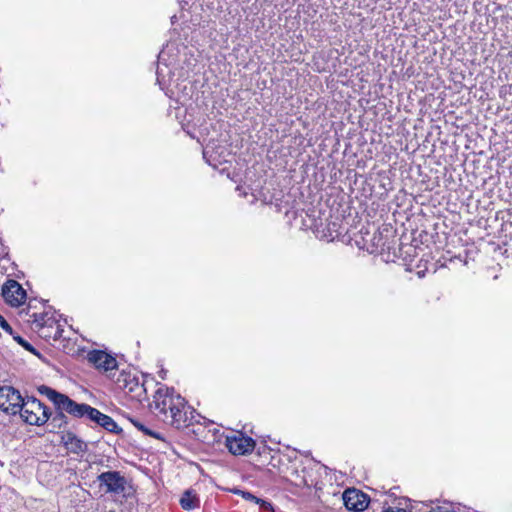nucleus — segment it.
I'll return each instance as SVG.
<instances>
[{"label": "nucleus", "mask_w": 512, "mask_h": 512, "mask_svg": "<svg viewBox=\"0 0 512 512\" xmlns=\"http://www.w3.org/2000/svg\"><path fill=\"white\" fill-rule=\"evenodd\" d=\"M156 417L167 425L182 429L192 424L193 411L186 400L175 393L174 389L160 387L153 396V402L148 404Z\"/></svg>", "instance_id": "1"}, {"label": "nucleus", "mask_w": 512, "mask_h": 512, "mask_svg": "<svg viewBox=\"0 0 512 512\" xmlns=\"http://www.w3.org/2000/svg\"><path fill=\"white\" fill-rule=\"evenodd\" d=\"M37 390L53 403L55 409H61L75 418H87L90 420V414H92L91 411L94 410V407L85 403H77L67 395L46 385L39 386Z\"/></svg>", "instance_id": "2"}, {"label": "nucleus", "mask_w": 512, "mask_h": 512, "mask_svg": "<svg viewBox=\"0 0 512 512\" xmlns=\"http://www.w3.org/2000/svg\"><path fill=\"white\" fill-rule=\"evenodd\" d=\"M18 413L29 425L41 426L49 421L50 411L35 397L24 398Z\"/></svg>", "instance_id": "3"}, {"label": "nucleus", "mask_w": 512, "mask_h": 512, "mask_svg": "<svg viewBox=\"0 0 512 512\" xmlns=\"http://www.w3.org/2000/svg\"><path fill=\"white\" fill-rule=\"evenodd\" d=\"M24 398L12 386L0 387V409L11 415H16Z\"/></svg>", "instance_id": "4"}, {"label": "nucleus", "mask_w": 512, "mask_h": 512, "mask_svg": "<svg viewBox=\"0 0 512 512\" xmlns=\"http://www.w3.org/2000/svg\"><path fill=\"white\" fill-rule=\"evenodd\" d=\"M226 447L234 455L249 454L254 450L255 441L241 432H234L226 437Z\"/></svg>", "instance_id": "5"}, {"label": "nucleus", "mask_w": 512, "mask_h": 512, "mask_svg": "<svg viewBox=\"0 0 512 512\" xmlns=\"http://www.w3.org/2000/svg\"><path fill=\"white\" fill-rule=\"evenodd\" d=\"M2 296L11 306L18 307L26 299V291L16 280H8L2 287Z\"/></svg>", "instance_id": "6"}, {"label": "nucleus", "mask_w": 512, "mask_h": 512, "mask_svg": "<svg viewBox=\"0 0 512 512\" xmlns=\"http://www.w3.org/2000/svg\"><path fill=\"white\" fill-rule=\"evenodd\" d=\"M343 502L348 510L360 512L368 507L369 499L366 494L357 489H347L343 493Z\"/></svg>", "instance_id": "7"}, {"label": "nucleus", "mask_w": 512, "mask_h": 512, "mask_svg": "<svg viewBox=\"0 0 512 512\" xmlns=\"http://www.w3.org/2000/svg\"><path fill=\"white\" fill-rule=\"evenodd\" d=\"M100 486H106L107 492L118 493L124 490L125 478L117 471H107L97 477Z\"/></svg>", "instance_id": "8"}, {"label": "nucleus", "mask_w": 512, "mask_h": 512, "mask_svg": "<svg viewBox=\"0 0 512 512\" xmlns=\"http://www.w3.org/2000/svg\"><path fill=\"white\" fill-rule=\"evenodd\" d=\"M61 443L69 453H73L78 456H83L88 450L87 443L70 431L63 432L61 436Z\"/></svg>", "instance_id": "9"}, {"label": "nucleus", "mask_w": 512, "mask_h": 512, "mask_svg": "<svg viewBox=\"0 0 512 512\" xmlns=\"http://www.w3.org/2000/svg\"><path fill=\"white\" fill-rule=\"evenodd\" d=\"M88 361L96 368L109 371L117 368V361L114 357L101 350H93L88 353Z\"/></svg>", "instance_id": "10"}, {"label": "nucleus", "mask_w": 512, "mask_h": 512, "mask_svg": "<svg viewBox=\"0 0 512 512\" xmlns=\"http://www.w3.org/2000/svg\"><path fill=\"white\" fill-rule=\"evenodd\" d=\"M147 400V392L144 383L140 381L138 376L130 379V403L134 402L137 407L143 405V401Z\"/></svg>", "instance_id": "11"}, {"label": "nucleus", "mask_w": 512, "mask_h": 512, "mask_svg": "<svg viewBox=\"0 0 512 512\" xmlns=\"http://www.w3.org/2000/svg\"><path fill=\"white\" fill-rule=\"evenodd\" d=\"M90 420L103 427L109 432H116L117 424L116 422L108 415L101 413L98 409L94 408L91 411Z\"/></svg>", "instance_id": "12"}, {"label": "nucleus", "mask_w": 512, "mask_h": 512, "mask_svg": "<svg viewBox=\"0 0 512 512\" xmlns=\"http://www.w3.org/2000/svg\"><path fill=\"white\" fill-rule=\"evenodd\" d=\"M65 411H62L61 409H56V412L52 414L50 412V418H49V431L54 432L56 429L64 428L68 425V417L65 415Z\"/></svg>", "instance_id": "13"}, {"label": "nucleus", "mask_w": 512, "mask_h": 512, "mask_svg": "<svg viewBox=\"0 0 512 512\" xmlns=\"http://www.w3.org/2000/svg\"><path fill=\"white\" fill-rule=\"evenodd\" d=\"M232 492L234 494L240 495L246 501H250V502H253L255 504L261 505L265 509H270L271 508V504L269 502H266V501L256 497L255 495H253L252 493H250L248 491H243V490H240V489H233Z\"/></svg>", "instance_id": "14"}, {"label": "nucleus", "mask_w": 512, "mask_h": 512, "mask_svg": "<svg viewBox=\"0 0 512 512\" xmlns=\"http://www.w3.org/2000/svg\"><path fill=\"white\" fill-rule=\"evenodd\" d=\"M196 497L190 491H185L180 499V504L185 510H192L196 507Z\"/></svg>", "instance_id": "15"}, {"label": "nucleus", "mask_w": 512, "mask_h": 512, "mask_svg": "<svg viewBox=\"0 0 512 512\" xmlns=\"http://www.w3.org/2000/svg\"><path fill=\"white\" fill-rule=\"evenodd\" d=\"M130 423H132L139 431L143 432L145 435H148V436H151V437H154L157 439L160 438L159 434L150 430L149 428H147L145 425H143L139 421L130 418Z\"/></svg>", "instance_id": "16"}, {"label": "nucleus", "mask_w": 512, "mask_h": 512, "mask_svg": "<svg viewBox=\"0 0 512 512\" xmlns=\"http://www.w3.org/2000/svg\"><path fill=\"white\" fill-rule=\"evenodd\" d=\"M15 340L17 341L18 344H20L25 350L35 354V355H38V352L36 351V349L27 341L25 340L24 338H22L21 336H17L15 337Z\"/></svg>", "instance_id": "17"}, {"label": "nucleus", "mask_w": 512, "mask_h": 512, "mask_svg": "<svg viewBox=\"0 0 512 512\" xmlns=\"http://www.w3.org/2000/svg\"><path fill=\"white\" fill-rule=\"evenodd\" d=\"M33 317H34V322L37 324V326L44 327V326L49 325L48 324L49 319L46 320V315L33 314Z\"/></svg>", "instance_id": "18"}, {"label": "nucleus", "mask_w": 512, "mask_h": 512, "mask_svg": "<svg viewBox=\"0 0 512 512\" xmlns=\"http://www.w3.org/2000/svg\"><path fill=\"white\" fill-rule=\"evenodd\" d=\"M429 512H456V511L449 505H438L436 507L431 508V510Z\"/></svg>", "instance_id": "19"}, {"label": "nucleus", "mask_w": 512, "mask_h": 512, "mask_svg": "<svg viewBox=\"0 0 512 512\" xmlns=\"http://www.w3.org/2000/svg\"><path fill=\"white\" fill-rule=\"evenodd\" d=\"M0 327L6 332H12L11 326L2 315H0Z\"/></svg>", "instance_id": "20"}, {"label": "nucleus", "mask_w": 512, "mask_h": 512, "mask_svg": "<svg viewBox=\"0 0 512 512\" xmlns=\"http://www.w3.org/2000/svg\"><path fill=\"white\" fill-rule=\"evenodd\" d=\"M294 484L298 487L309 486L307 480L304 477L300 478L299 480L294 481Z\"/></svg>", "instance_id": "21"}, {"label": "nucleus", "mask_w": 512, "mask_h": 512, "mask_svg": "<svg viewBox=\"0 0 512 512\" xmlns=\"http://www.w3.org/2000/svg\"><path fill=\"white\" fill-rule=\"evenodd\" d=\"M382 512H407V511L403 508L388 507L387 509L383 510Z\"/></svg>", "instance_id": "22"}, {"label": "nucleus", "mask_w": 512, "mask_h": 512, "mask_svg": "<svg viewBox=\"0 0 512 512\" xmlns=\"http://www.w3.org/2000/svg\"><path fill=\"white\" fill-rule=\"evenodd\" d=\"M55 337H61V332H60L58 327H57V330H56Z\"/></svg>", "instance_id": "23"}]
</instances>
